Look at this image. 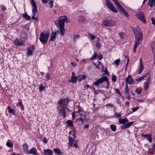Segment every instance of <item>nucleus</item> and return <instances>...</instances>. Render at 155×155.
Segmentation results:
<instances>
[{
  "label": "nucleus",
  "mask_w": 155,
  "mask_h": 155,
  "mask_svg": "<svg viewBox=\"0 0 155 155\" xmlns=\"http://www.w3.org/2000/svg\"><path fill=\"white\" fill-rule=\"evenodd\" d=\"M143 136L145 137L147 140L150 143L152 142V139L151 134H143Z\"/></svg>",
  "instance_id": "obj_19"
},
{
  "label": "nucleus",
  "mask_w": 155,
  "mask_h": 155,
  "mask_svg": "<svg viewBox=\"0 0 155 155\" xmlns=\"http://www.w3.org/2000/svg\"><path fill=\"white\" fill-rule=\"evenodd\" d=\"M149 151L151 154H154L155 153V145L154 143L152 146L151 148L149 149Z\"/></svg>",
  "instance_id": "obj_23"
},
{
  "label": "nucleus",
  "mask_w": 155,
  "mask_h": 155,
  "mask_svg": "<svg viewBox=\"0 0 155 155\" xmlns=\"http://www.w3.org/2000/svg\"><path fill=\"white\" fill-rule=\"evenodd\" d=\"M139 107H136L132 108V110L133 112H135L137 110L139 109Z\"/></svg>",
  "instance_id": "obj_51"
},
{
  "label": "nucleus",
  "mask_w": 155,
  "mask_h": 155,
  "mask_svg": "<svg viewBox=\"0 0 155 155\" xmlns=\"http://www.w3.org/2000/svg\"><path fill=\"white\" fill-rule=\"evenodd\" d=\"M23 16L27 20H29L31 19L30 16L28 15L27 13L24 14Z\"/></svg>",
  "instance_id": "obj_39"
},
{
  "label": "nucleus",
  "mask_w": 155,
  "mask_h": 155,
  "mask_svg": "<svg viewBox=\"0 0 155 155\" xmlns=\"http://www.w3.org/2000/svg\"><path fill=\"white\" fill-rule=\"evenodd\" d=\"M137 18L144 23H146V20L143 13L141 12H139L136 14Z\"/></svg>",
  "instance_id": "obj_8"
},
{
  "label": "nucleus",
  "mask_w": 155,
  "mask_h": 155,
  "mask_svg": "<svg viewBox=\"0 0 155 155\" xmlns=\"http://www.w3.org/2000/svg\"><path fill=\"white\" fill-rule=\"evenodd\" d=\"M93 89H94V95H96L98 94V92L97 91H96L95 88L94 87L93 88Z\"/></svg>",
  "instance_id": "obj_59"
},
{
  "label": "nucleus",
  "mask_w": 155,
  "mask_h": 155,
  "mask_svg": "<svg viewBox=\"0 0 155 155\" xmlns=\"http://www.w3.org/2000/svg\"><path fill=\"white\" fill-rule=\"evenodd\" d=\"M19 104L21 107V110L22 111H23L24 110V107L22 103V102L21 101L19 102Z\"/></svg>",
  "instance_id": "obj_43"
},
{
  "label": "nucleus",
  "mask_w": 155,
  "mask_h": 155,
  "mask_svg": "<svg viewBox=\"0 0 155 155\" xmlns=\"http://www.w3.org/2000/svg\"><path fill=\"white\" fill-rule=\"evenodd\" d=\"M78 80L79 81H81L85 80V75H79L78 76Z\"/></svg>",
  "instance_id": "obj_27"
},
{
  "label": "nucleus",
  "mask_w": 155,
  "mask_h": 155,
  "mask_svg": "<svg viewBox=\"0 0 155 155\" xmlns=\"http://www.w3.org/2000/svg\"><path fill=\"white\" fill-rule=\"evenodd\" d=\"M101 44L100 43L97 42L96 44V46L97 48H99L101 46Z\"/></svg>",
  "instance_id": "obj_53"
},
{
  "label": "nucleus",
  "mask_w": 155,
  "mask_h": 155,
  "mask_svg": "<svg viewBox=\"0 0 155 155\" xmlns=\"http://www.w3.org/2000/svg\"><path fill=\"white\" fill-rule=\"evenodd\" d=\"M58 111L59 113L63 117H65L66 114L65 112V109L62 106H60L58 108Z\"/></svg>",
  "instance_id": "obj_10"
},
{
  "label": "nucleus",
  "mask_w": 155,
  "mask_h": 155,
  "mask_svg": "<svg viewBox=\"0 0 155 155\" xmlns=\"http://www.w3.org/2000/svg\"><path fill=\"white\" fill-rule=\"evenodd\" d=\"M76 112L75 111H73L72 113V117L73 119H74L75 117V114Z\"/></svg>",
  "instance_id": "obj_54"
},
{
  "label": "nucleus",
  "mask_w": 155,
  "mask_h": 155,
  "mask_svg": "<svg viewBox=\"0 0 155 155\" xmlns=\"http://www.w3.org/2000/svg\"><path fill=\"white\" fill-rule=\"evenodd\" d=\"M67 124L70 127H72L73 126V124L72 121L70 120H68L67 121Z\"/></svg>",
  "instance_id": "obj_46"
},
{
  "label": "nucleus",
  "mask_w": 155,
  "mask_h": 155,
  "mask_svg": "<svg viewBox=\"0 0 155 155\" xmlns=\"http://www.w3.org/2000/svg\"><path fill=\"white\" fill-rule=\"evenodd\" d=\"M27 54L29 56L32 55L33 54V51L34 49V46L27 48Z\"/></svg>",
  "instance_id": "obj_12"
},
{
  "label": "nucleus",
  "mask_w": 155,
  "mask_h": 155,
  "mask_svg": "<svg viewBox=\"0 0 155 155\" xmlns=\"http://www.w3.org/2000/svg\"><path fill=\"white\" fill-rule=\"evenodd\" d=\"M146 82L150 83V76H149V77L147 79V81H146Z\"/></svg>",
  "instance_id": "obj_63"
},
{
  "label": "nucleus",
  "mask_w": 155,
  "mask_h": 155,
  "mask_svg": "<svg viewBox=\"0 0 155 155\" xmlns=\"http://www.w3.org/2000/svg\"><path fill=\"white\" fill-rule=\"evenodd\" d=\"M114 116L116 117H120L122 116V114L121 113H116L114 114Z\"/></svg>",
  "instance_id": "obj_42"
},
{
  "label": "nucleus",
  "mask_w": 155,
  "mask_h": 155,
  "mask_svg": "<svg viewBox=\"0 0 155 155\" xmlns=\"http://www.w3.org/2000/svg\"><path fill=\"white\" fill-rule=\"evenodd\" d=\"M142 91V89L141 87L137 88L135 91L138 94H140Z\"/></svg>",
  "instance_id": "obj_38"
},
{
  "label": "nucleus",
  "mask_w": 155,
  "mask_h": 155,
  "mask_svg": "<svg viewBox=\"0 0 155 155\" xmlns=\"http://www.w3.org/2000/svg\"><path fill=\"white\" fill-rule=\"evenodd\" d=\"M15 45L16 46L24 45V41H23L19 40L16 38L14 41Z\"/></svg>",
  "instance_id": "obj_11"
},
{
  "label": "nucleus",
  "mask_w": 155,
  "mask_h": 155,
  "mask_svg": "<svg viewBox=\"0 0 155 155\" xmlns=\"http://www.w3.org/2000/svg\"><path fill=\"white\" fill-rule=\"evenodd\" d=\"M57 33L56 32H54L52 31L51 34L49 41H55L57 36Z\"/></svg>",
  "instance_id": "obj_14"
},
{
  "label": "nucleus",
  "mask_w": 155,
  "mask_h": 155,
  "mask_svg": "<svg viewBox=\"0 0 155 155\" xmlns=\"http://www.w3.org/2000/svg\"><path fill=\"white\" fill-rule=\"evenodd\" d=\"M126 82L127 84H133V80L131 76L130 75L126 79Z\"/></svg>",
  "instance_id": "obj_13"
},
{
  "label": "nucleus",
  "mask_w": 155,
  "mask_h": 155,
  "mask_svg": "<svg viewBox=\"0 0 155 155\" xmlns=\"http://www.w3.org/2000/svg\"><path fill=\"white\" fill-rule=\"evenodd\" d=\"M59 32L62 36H63L64 35V32L65 31V29L64 28V27H60Z\"/></svg>",
  "instance_id": "obj_25"
},
{
  "label": "nucleus",
  "mask_w": 155,
  "mask_h": 155,
  "mask_svg": "<svg viewBox=\"0 0 155 155\" xmlns=\"http://www.w3.org/2000/svg\"><path fill=\"white\" fill-rule=\"evenodd\" d=\"M112 81L113 82H116V76L114 75H112Z\"/></svg>",
  "instance_id": "obj_45"
},
{
  "label": "nucleus",
  "mask_w": 155,
  "mask_h": 155,
  "mask_svg": "<svg viewBox=\"0 0 155 155\" xmlns=\"http://www.w3.org/2000/svg\"><path fill=\"white\" fill-rule=\"evenodd\" d=\"M43 142L45 143H46L48 142V141L47 140V138L45 137L43 139Z\"/></svg>",
  "instance_id": "obj_64"
},
{
  "label": "nucleus",
  "mask_w": 155,
  "mask_h": 155,
  "mask_svg": "<svg viewBox=\"0 0 155 155\" xmlns=\"http://www.w3.org/2000/svg\"><path fill=\"white\" fill-rule=\"evenodd\" d=\"M103 24L104 25L107 27L112 25L111 21L110 20H104L103 22Z\"/></svg>",
  "instance_id": "obj_21"
},
{
  "label": "nucleus",
  "mask_w": 155,
  "mask_h": 155,
  "mask_svg": "<svg viewBox=\"0 0 155 155\" xmlns=\"http://www.w3.org/2000/svg\"><path fill=\"white\" fill-rule=\"evenodd\" d=\"M6 145L7 147L10 148H12L13 146V143L9 141L7 142Z\"/></svg>",
  "instance_id": "obj_37"
},
{
  "label": "nucleus",
  "mask_w": 155,
  "mask_h": 155,
  "mask_svg": "<svg viewBox=\"0 0 155 155\" xmlns=\"http://www.w3.org/2000/svg\"><path fill=\"white\" fill-rule=\"evenodd\" d=\"M115 92L116 93H118L120 96H122V95L121 94L120 92L119 91L118 89H116L115 90Z\"/></svg>",
  "instance_id": "obj_52"
},
{
  "label": "nucleus",
  "mask_w": 155,
  "mask_h": 155,
  "mask_svg": "<svg viewBox=\"0 0 155 155\" xmlns=\"http://www.w3.org/2000/svg\"><path fill=\"white\" fill-rule=\"evenodd\" d=\"M30 2L32 7V16L31 18L33 20L35 19L37 20L38 19V15L36 4L33 0H31Z\"/></svg>",
  "instance_id": "obj_2"
},
{
  "label": "nucleus",
  "mask_w": 155,
  "mask_h": 155,
  "mask_svg": "<svg viewBox=\"0 0 155 155\" xmlns=\"http://www.w3.org/2000/svg\"><path fill=\"white\" fill-rule=\"evenodd\" d=\"M7 109L8 110V112L10 114H11L12 115H15V111L13 109L11 108V107L10 106H8Z\"/></svg>",
  "instance_id": "obj_24"
},
{
  "label": "nucleus",
  "mask_w": 155,
  "mask_h": 155,
  "mask_svg": "<svg viewBox=\"0 0 155 155\" xmlns=\"http://www.w3.org/2000/svg\"><path fill=\"white\" fill-rule=\"evenodd\" d=\"M120 61V60L119 59H117L114 61V64H116L117 66L119 64V63Z\"/></svg>",
  "instance_id": "obj_44"
},
{
  "label": "nucleus",
  "mask_w": 155,
  "mask_h": 155,
  "mask_svg": "<svg viewBox=\"0 0 155 155\" xmlns=\"http://www.w3.org/2000/svg\"><path fill=\"white\" fill-rule=\"evenodd\" d=\"M151 20L152 21V24L155 26V20L153 17L151 18Z\"/></svg>",
  "instance_id": "obj_58"
},
{
  "label": "nucleus",
  "mask_w": 155,
  "mask_h": 155,
  "mask_svg": "<svg viewBox=\"0 0 155 155\" xmlns=\"http://www.w3.org/2000/svg\"><path fill=\"white\" fill-rule=\"evenodd\" d=\"M119 35H120V38H122L124 37V34L123 32H120L119 33Z\"/></svg>",
  "instance_id": "obj_48"
},
{
  "label": "nucleus",
  "mask_w": 155,
  "mask_h": 155,
  "mask_svg": "<svg viewBox=\"0 0 155 155\" xmlns=\"http://www.w3.org/2000/svg\"><path fill=\"white\" fill-rule=\"evenodd\" d=\"M89 36L93 40L95 39V38H96V36L92 34H89Z\"/></svg>",
  "instance_id": "obj_50"
},
{
  "label": "nucleus",
  "mask_w": 155,
  "mask_h": 155,
  "mask_svg": "<svg viewBox=\"0 0 155 155\" xmlns=\"http://www.w3.org/2000/svg\"><path fill=\"white\" fill-rule=\"evenodd\" d=\"M77 78L76 77H72L71 78V82L73 83H76L77 81Z\"/></svg>",
  "instance_id": "obj_32"
},
{
  "label": "nucleus",
  "mask_w": 155,
  "mask_h": 155,
  "mask_svg": "<svg viewBox=\"0 0 155 155\" xmlns=\"http://www.w3.org/2000/svg\"><path fill=\"white\" fill-rule=\"evenodd\" d=\"M129 121L127 118L125 117L124 118H119L118 119V122L120 124H125L126 123L128 122Z\"/></svg>",
  "instance_id": "obj_17"
},
{
  "label": "nucleus",
  "mask_w": 155,
  "mask_h": 155,
  "mask_svg": "<svg viewBox=\"0 0 155 155\" xmlns=\"http://www.w3.org/2000/svg\"><path fill=\"white\" fill-rule=\"evenodd\" d=\"M97 57L99 60H101L103 58V56L101 54L97 55Z\"/></svg>",
  "instance_id": "obj_55"
},
{
  "label": "nucleus",
  "mask_w": 155,
  "mask_h": 155,
  "mask_svg": "<svg viewBox=\"0 0 155 155\" xmlns=\"http://www.w3.org/2000/svg\"><path fill=\"white\" fill-rule=\"evenodd\" d=\"M106 4L107 6L110 10L115 13L118 12L116 9L109 0H106Z\"/></svg>",
  "instance_id": "obj_7"
},
{
  "label": "nucleus",
  "mask_w": 155,
  "mask_h": 155,
  "mask_svg": "<svg viewBox=\"0 0 155 155\" xmlns=\"http://www.w3.org/2000/svg\"><path fill=\"white\" fill-rule=\"evenodd\" d=\"M77 120L78 121H81V122H83L84 121V120L82 118L80 117L77 119Z\"/></svg>",
  "instance_id": "obj_62"
},
{
  "label": "nucleus",
  "mask_w": 155,
  "mask_h": 155,
  "mask_svg": "<svg viewBox=\"0 0 155 155\" xmlns=\"http://www.w3.org/2000/svg\"><path fill=\"white\" fill-rule=\"evenodd\" d=\"M107 106L109 107H114L113 104H108L106 105Z\"/></svg>",
  "instance_id": "obj_57"
},
{
  "label": "nucleus",
  "mask_w": 155,
  "mask_h": 155,
  "mask_svg": "<svg viewBox=\"0 0 155 155\" xmlns=\"http://www.w3.org/2000/svg\"><path fill=\"white\" fill-rule=\"evenodd\" d=\"M23 147L25 152L27 154L29 151L28 145L26 143H24L23 145Z\"/></svg>",
  "instance_id": "obj_22"
},
{
  "label": "nucleus",
  "mask_w": 155,
  "mask_h": 155,
  "mask_svg": "<svg viewBox=\"0 0 155 155\" xmlns=\"http://www.w3.org/2000/svg\"><path fill=\"white\" fill-rule=\"evenodd\" d=\"M43 152L45 155H53L52 151L49 149L44 150Z\"/></svg>",
  "instance_id": "obj_18"
},
{
  "label": "nucleus",
  "mask_w": 155,
  "mask_h": 155,
  "mask_svg": "<svg viewBox=\"0 0 155 155\" xmlns=\"http://www.w3.org/2000/svg\"><path fill=\"white\" fill-rule=\"evenodd\" d=\"M32 154L33 155H38L37 153L36 149L34 147H32L30 150L28 154Z\"/></svg>",
  "instance_id": "obj_15"
},
{
  "label": "nucleus",
  "mask_w": 155,
  "mask_h": 155,
  "mask_svg": "<svg viewBox=\"0 0 155 155\" xmlns=\"http://www.w3.org/2000/svg\"><path fill=\"white\" fill-rule=\"evenodd\" d=\"M139 69V70L138 72L139 74L141 73L143 70V66L142 64H140Z\"/></svg>",
  "instance_id": "obj_28"
},
{
  "label": "nucleus",
  "mask_w": 155,
  "mask_h": 155,
  "mask_svg": "<svg viewBox=\"0 0 155 155\" xmlns=\"http://www.w3.org/2000/svg\"><path fill=\"white\" fill-rule=\"evenodd\" d=\"M49 36V32H41L40 34V41L44 44H45L47 43Z\"/></svg>",
  "instance_id": "obj_3"
},
{
  "label": "nucleus",
  "mask_w": 155,
  "mask_h": 155,
  "mask_svg": "<svg viewBox=\"0 0 155 155\" xmlns=\"http://www.w3.org/2000/svg\"><path fill=\"white\" fill-rule=\"evenodd\" d=\"M46 86V84L45 83H41L39 86V91H41L43 90H45V89Z\"/></svg>",
  "instance_id": "obj_20"
},
{
  "label": "nucleus",
  "mask_w": 155,
  "mask_h": 155,
  "mask_svg": "<svg viewBox=\"0 0 155 155\" xmlns=\"http://www.w3.org/2000/svg\"><path fill=\"white\" fill-rule=\"evenodd\" d=\"M68 140L69 141L68 143L69 146L71 147H75V148L78 147L77 140H75L71 136L68 137Z\"/></svg>",
  "instance_id": "obj_5"
},
{
  "label": "nucleus",
  "mask_w": 155,
  "mask_h": 155,
  "mask_svg": "<svg viewBox=\"0 0 155 155\" xmlns=\"http://www.w3.org/2000/svg\"><path fill=\"white\" fill-rule=\"evenodd\" d=\"M150 83L146 82L144 83V87L145 90L148 89Z\"/></svg>",
  "instance_id": "obj_31"
},
{
  "label": "nucleus",
  "mask_w": 155,
  "mask_h": 155,
  "mask_svg": "<svg viewBox=\"0 0 155 155\" xmlns=\"http://www.w3.org/2000/svg\"><path fill=\"white\" fill-rule=\"evenodd\" d=\"M58 26L60 27H64L65 22H68V20L66 16H60L57 19Z\"/></svg>",
  "instance_id": "obj_4"
},
{
  "label": "nucleus",
  "mask_w": 155,
  "mask_h": 155,
  "mask_svg": "<svg viewBox=\"0 0 155 155\" xmlns=\"http://www.w3.org/2000/svg\"><path fill=\"white\" fill-rule=\"evenodd\" d=\"M0 6L2 11H4L6 10V8L4 5H2Z\"/></svg>",
  "instance_id": "obj_47"
},
{
  "label": "nucleus",
  "mask_w": 155,
  "mask_h": 155,
  "mask_svg": "<svg viewBox=\"0 0 155 155\" xmlns=\"http://www.w3.org/2000/svg\"><path fill=\"white\" fill-rule=\"evenodd\" d=\"M104 72H105V73L107 75H108L109 72H108L107 71V68H105V70L104 71Z\"/></svg>",
  "instance_id": "obj_61"
},
{
  "label": "nucleus",
  "mask_w": 155,
  "mask_h": 155,
  "mask_svg": "<svg viewBox=\"0 0 155 155\" xmlns=\"http://www.w3.org/2000/svg\"><path fill=\"white\" fill-rule=\"evenodd\" d=\"M71 64L72 66L74 67L76 66L77 64L75 62H71Z\"/></svg>",
  "instance_id": "obj_60"
},
{
  "label": "nucleus",
  "mask_w": 155,
  "mask_h": 155,
  "mask_svg": "<svg viewBox=\"0 0 155 155\" xmlns=\"http://www.w3.org/2000/svg\"><path fill=\"white\" fill-rule=\"evenodd\" d=\"M149 74V72L147 71L146 73L143 76L141 77L136 79L137 81H140L143 80Z\"/></svg>",
  "instance_id": "obj_26"
},
{
  "label": "nucleus",
  "mask_w": 155,
  "mask_h": 155,
  "mask_svg": "<svg viewBox=\"0 0 155 155\" xmlns=\"http://www.w3.org/2000/svg\"><path fill=\"white\" fill-rule=\"evenodd\" d=\"M54 1L50 0L49 2H48V4L49 5V7L50 8H52L53 6Z\"/></svg>",
  "instance_id": "obj_40"
},
{
  "label": "nucleus",
  "mask_w": 155,
  "mask_h": 155,
  "mask_svg": "<svg viewBox=\"0 0 155 155\" xmlns=\"http://www.w3.org/2000/svg\"><path fill=\"white\" fill-rule=\"evenodd\" d=\"M77 113H79L81 116H84L85 114V112L84 111L81 110L80 109H78V110Z\"/></svg>",
  "instance_id": "obj_34"
},
{
  "label": "nucleus",
  "mask_w": 155,
  "mask_h": 155,
  "mask_svg": "<svg viewBox=\"0 0 155 155\" xmlns=\"http://www.w3.org/2000/svg\"><path fill=\"white\" fill-rule=\"evenodd\" d=\"M110 128L111 129L113 132H115L116 130V127L115 125L112 124L110 125Z\"/></svg>",
  "instance_id": "obj_35"
},
{
  "label": "nucleus",
  "mask_w": 155,
  "mask_h": 155,
  "mask_svg": "<svg viewBox=\"0 0 155 155\" xmlns=\"http://www.w3.org/2000/svg\"><path fill=\"white\" fill-rule=\"evenodd\" d=\"M129 89L128 87L127 84H126V87L125 89V91L127 94L129 91Z\"/></svg>",
  "instance_id": "obj_56"
},
{
  "label": "nucleus",
  "mask_w": 155,
  "mask_h": 155,
  "mask_svg": "<svg viewBox=\"0 0 155 155\" xmlns=\"http://www.w3.org/2000/svg\"><path fill=\"white\" fill-rule=\"evenodd\" d=\"M134 123V122H130L127 123H125L121 127L122 129H125L129 128L130 127L133 125Z\"/></svg>",
  "instance_id": "obj_16"
},
{
  "label": "nucleus",
  "mask_w": 155,
  "mask_h": 155,
  "mask_svg": "<svg viewBox=\"0 0 155 155\" xmlns=\"http://www.w3.org/2000/svg\"><path fill=\"white\" fill-rule=\"evenodd\" d=\"M80 37V35H74L73 36L74 39V41H76L77 39H78Z\"/></svg>",
  "instance_id": "obj_41"
},
{
  "label": "nucleus",
  "mask_w": 155,
  "mask_h": 155,
  "mask_svg": "<svg viewBox=\"0 0 155 155\" xmlns=\"http://www.w3.org/2000/svg\"><path fill=\"white\" fill-rule=\"evenodd\" d=\"M132 29L135 35V41L134 46L137 47L142 41V34L140 29L139 27L132 28Z\"/></svg>",
  "instance_id": "obj_1"
},
{
  "label": "nucleus",
  "mask_w": 155,
  "mask_h": 155,
  "mask_svg": "<svg viewBox=\"0 0 155 155\" xmlns=\"http://www.w3.org/2000/svg\"><path fill=\"white\" fill-rule=\"evenodd\" d=\"M97 56V54L96 52H94L92 56L90 58L91 60H93L96 58Z\"/></svg>",
  "instance_id": "obj_30"
},
{
  "label": "nucleus",
  "mask_w": 155,
  "mask_h": 155,
  "mask_svg": "<svg viewBox=\"0 0 155 155\" xmlns=\"http://www.w3.org/2000/svg\"><path fill=\"white\" fill-rule=\"evenodd\" d=\"M69 100L68 98H64L58 102L59 104H63V106L64 108H67V106L68 104Z\"/></svg>",
  "instance_id": "obj_9"
},
{
  "label": "nucleus",
  "mask_w": 155,
  "mask_h": 155,
  "mask_svg": "<svg viewBox=\"0 0 155 155\" xmlns=\"http://www.w3.org/2000/svg\"><path fill=\"white\" fill-rule=\"evenodd\" d=\"M45 77L47 80H50V74H49L48 73H47L45 76Z\"/></svg>",
  "instance_id": "obj_49"
},
{
  "label": "nucleus",
  "mask_w": 155,
  "mask_h": 155,
  "mask_svg": "<svg viewBox=\"0 0 155 155\" xmlns=\"http://www.w3.org/2000/svg\"><path fill=\"white\" fill-rule=\"evenodd\" d=\"M107 78L106 76H103L94 82L93 83L94 86H98L100 84L102 83L103 82L107 81Z\"/></svg>",
  "instance_id": "obj_6"
},
{
  "label": "nucleus",
  "mask_w": 155,
  "mask_h": 155,
  "mask_svg": "<svg viewBox=\"0 0 155 155\" xmlns=\"http://www.w3.org/2000/svg\"><path fill=\"white\" fill-rule=\"evenodd\" d=\"M120 11L122 12L126 17H128L129 16L128 14L123 8L120 10Z\"/></svg>",
  "instance_id": "obj_29"
},
{
  "label": "nucleus",
  "mask_w": 155,
  "mask_h": 155,
  "mask_svg": "<svg viewBox=\"0 0 155 155\" xmlns=\"http://www.w3.org/2000/svg\"><path fill=\"white\" fill-rule=\"evenodd\" d=\"M54 152L60 155L61 154V152L58 148H56L54 149Z\"/></svg>",
  "instance_id": "obj_36"
},
{
  "label": "nucleus",
  "mask_w": 155,
  "mask_h": 155,
  "mask_svg": "<svg viewBox=\"0 0 155 155\" xmlns=\"http://www.w3.org/2000/svg\"><path fill=\"white\" fill-rule=\"evenodd\" d=\"M114 4H115L117 7L120 10L122 8H123L117 1L115 2Z\"/></svg>",
  "instance_id": "obj_33"
}]
</instances>
